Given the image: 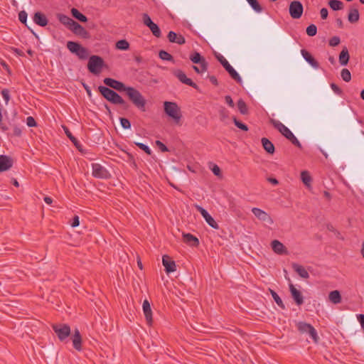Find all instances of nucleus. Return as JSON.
<instances>
[{"instance_id": "obj_25", "label": "nucleus", "mask_w": 364, "mask_h": 364, "mask_svg": "<svg viewBox=\"0 0 364 364\" xmlns=\"http://www.w3.org/2000/svg\"><path fill=\"white\" fill-rule=\"evenodd\" d=\"M338 60L341 65L345 66L348 65L350 60V55L347 47L344 46L343 48L339 54Z\"/></svg>"}, {"instance_id": "obj_20", "label": "nucleus", "mask_w": 364, "mask_h": 364, "mask_svg": "<svg viewBox=\"0 0 364 364\" xmlns=\"http://www.w3.org/2000/svg\"><path fill=\"white\" fill-rule=\"evenodd\" d=\"M273 251L278 255H287L286 247L279 240H274L271 243Z\"/></svg>"}, {"instance_id": "obj_22", "label": "nucleus", "mask_w": 364, "mask_h": 364, "mask_svg": "<svg viewBox=\"0 0 364 364\" xmlns=\"http://www.w3.org/2000/svg\"><path fill=\"white\" fill-rule=\"evenodd\" d=\"M183 241L191 247H198L200 244L199 240L191 233H183Z\"/></svg>"}, {"instance_id": "obj_28", "label": "nucleus", "mask_w": 364, "mask_h": 364, "mask_svg": "<svg viewBox=\"0 0 364 364\" xmlns=\"http://www.w3.org/2000/svg\"><path fill=\"white\" fill-rule=\"evenodd\" d=\"M359 17L360 15L358 10L356 8H351L348 16V21L351 23H356L358 21Z\"/></svg>"}, {"instance_id": "obj_35", "label": "nucleus", "mask_w": 364, "mask_h": 364, "mask_svg": "<svg viewBox=\"0 0 364 364\" xmlns=\"http://www.w3.org/2000/svg\"><path fill=\"white\" fill-rule=\"evenodd\" d=\"M301 179L304 185L306 186H310L311 182L312 181V178L310 176L309 171H303L301 173Z\"/></svg>"}, {"instance_id": "obj_10", "label": "nucleus", "mask_w": 364, "mask_h": 364, "mask_svg": "<svg viewBox=\"0 0 364 364\" xmlns=\"http://www.w3.org/2000/svg\"><path fill=\"white\" fill-rule=\"evenodd\" d=\"M92 175L96 178L108 179L111 177L109 172L100 164H92Z\"/></svg>"}, {"instance_id": "obj_52", "label": "nucleus", "mask_w": 364, "mask_h": 364, "mask_svg": "<svg viewBox=\"0 0 364 364\" xmlns=\"http://www.w3.org/2000/svg\"><path fill=\"white\" fill-rule=\"evenodd\" d=\"M341 43V39L338 36H333L330 38L328 43L330 46L335 47L339 45Z\"/></svg>"}, {"instance_id": "obj_49", "label": "nucleus", "mask_w": 364, "mask_h": 364, "mask_svg": "<svg viewBox=\"0 0 364 364\" xmlns=\"http://www.w3.org/2000/svg\"><path fill=\"white\" fill-rule=\"evenodd\" d=\"M134 144L139 149L143 150L146 154H147L148 155H151L152 151H151V150L150 149V148L147 145H146V144H144L143 143H140V142H134Z\"/></svg>"}, {"instance_id": "obj_14", "label": "nucleus", "mask_w": 364, "mask_h": 364, "mask_svg": "<svg viewBox=\"0 0 364 364\" xmlns=\"http://www.w3.org/2000/svg\"><path fill=\"white\" fill-rule=\"evenodd\" d=\"M190 60L195 64H199L202 68V71H207L208 64L205 58L198 52H193L190 55Z\"/></svg>"}, {"instance_id": "obj_33", "label": "nucleus", "mask_w": 364, "mask_h": 364, "mask_svg": "<svg viewBox=\"0 0 364 364\" xmlns=\"http://www.w3.org/2000/svg\"><path fill=\"white\" fill-rule=\"evenodd\" d=\"M328 6L333 11L341 10L343 8V3L339 0H329Z\"/></svg>"}, {"instance_id": "obj_18", "label": "nucleus", "mask_w": 364, "mask_h": 364, "mask_svg": "<svg viewBox=\"0 0 364 364\" xmlns=\"http://www.w3.org/2000/svg\"><path fill=\"white\" fill-rule=\"evenodd\" d=\"M14 164L13 159L7 155H0V172L9 170Z\"/></svg>"}, {"instance_id": "obj_59", "label": "nucleus", "mask_w": 364, "mask_h": 364, "mask_svg": "<svg viewBox=\"0 0 364 364\" xmlns=\"http://www.w3.org/2000/svg\"><path fill=\"white\" fill-rule=\"evenodd\" d=\"M321 17L322 19H326L328 15V11L326 8H322L320 11Z\"/></svg>"}, {"instance_id": "obj_41", "label": "nucleus", "mask_w": 364, "mask_h": 364, "mask_svg": "<svg viewBox=\"0 0 364 364\" xmlns=\"http://www.w3.org/2000/svg\"><path fill=\"white\" fill-rule=\"evenodd\" d=\"M219 117L221 122L227 123L226 120L229 119V111L225 107H221L219 110Z\"/></svg>"}, {"instance_id": "obj_27", "label": "nucleus", "mask_w": 364, "mask_h": 364, "mask_svg": "<svg viewBox=\"0 0 364 364\" xmlns=\"http://www.w3.org/2000/svg\"><path fill=\"white\" fill-rule=\"evenodd\" d=\"M58 19L59 21L66 26L69 29L73 26V25L75 23V21H74L73 18H71L70 16L63 14H58L57 15Z\"/></svg>"}, {"instance_id": "obj_6", "label": "nucleus", "mask_w": 364, "mask_h": 364, "mask_svg": "<svg viewBox=\"0 0 364 364\" xmlns=\"http://www.w3.org/2000/svg\"><path fill=\"white\" fill-rule=\"evenodd\" d=\"M104 66V60L100 56L92 55L90 57L87 63V69L90 73L94 75H98L101 73Z\"/></svg>"}, {"instance_id": "obj_17", "label": "nucleus", "mask_w": 364, "mask_h": 364, "mask_svg": "<svg viewBox=\"0 0 364 364\" xmlns=\"http://www.w3.org/2000/svg\"><path fill=\"white\" fill-rule=\"evenodd\" d=\"M70 30L72 31L75 35L80 36L82 38L88 39L90 38V33L82 26L76 21Z\"/></svg>"}, {"instance_id": "obj_42", "label": "nucleus", "mask_w": 364, "mask_h": 364, "mask_svg": "<svg viewBox=\"0 0 364 364\" xmlns=\"http://www.w3.org/2000/svg\"><path fill=\"white\" fill-rule=\"evenodd\" d=\"M159 56L161 60H167V61H173V56L166 52V50H161L159 53Z\"/></svg>"}, {"instance_id": "obj_8", "label": "nucleus", "mask_w": 364, "mask_h": 364, "mask_svg": "<svg viewBox=\"0 0 364 364\" xmlns=\"http://www.w3.org/2000/svg\"><path fill=\"white\" fill-rule=\"evenodd\" d=\"M290 16L294 19H299L304 12V6L301 1L295 0L290 3L289 7Z\"/></svg>"}, {"instance_id": "obj_15", "label": "nucleus", "mask_w": 364, "mask_h": 364, "mask_svg": "<svg viewBox=\"0 0 364 364\" xmlns=\"http://www.w3.org/2000/svg\"><path fill=\"white\" fill-rule=\"evenodd\" d=\"M289 280V282H291L290 279L286 277ZM289 291L291 295L292 299H294V302L298 306H301L304 303V297L299 290L295 288L293 284L289 283Z\"/></svg>"}, {"instance_id": "obj_19", "label": "nucleus", "mask_w": 364, "mask_h": 364, "mask_svg": "<svg viewBox=\"0 0 364 364\" xmlns=\"http://www.w3.org/2000/svg\"><path fill=\"white\" fill-rule=\"evenodd\" d=\"M142 308L147 324L151 326L153 323L152 311L150 303L147 299L144 301Z\"/></svg>"}, {"instance_id": "obj_40", "label": "nucleus", "mask_w": 364, "mask_h": 364, "mask_svg": "<svg viewBox=\"0 0 364 364\" xmlns=\"http://www.w3.org/2000/svg\"><path fill=\"white\" fill-rule=\"evenodd\" d=\"M247 1L249 3L252 9L257 13H260L262 11V7L259 4L257 0H247Z\"/></svg>"}, {"instance_id": "obj_26", "label": "nucleus", "mask_w": 364, "mask_h": 364, "mask_svg": "<svg viewBox=\"0 0 364 364\" xmlns=\"http://www.w3.org/2000/svg\"><path fill=\"white\" fill-rule=\"evenodd\" d=\"M261 143L263 149L269 154H273L275 152V147L273 143L267 138L263 137L261 139Z\"/></svg>"}, {"instance_id": "obj_5", "label": "nucleus", "mask_w": 364, "mask_h": 364, "mask_svg": "<svg viewBox=\"0 0 364 364\" xmlns=\"http://www.w3.org/2000/svg\"><path fill=\"white\" fill-rule=\"evenodd\" d=\"M67 48L73 54L76 55L80 60H85L88 58V50L82 46L79 43L75 41H68Z\"/></svg>"}, {"instance_id": "obj_31", "label": "nucleus", "mask_w": 364, "mask_h": 364, "mask_svg": "<svg viewBox=\"0 0 364 364\" xmlns=\"http://www.w3.org/2000/svg\"><path fill=\"white\" fill-rule=\"evenodd\" d=\"M33 21L38 26H46V16L41 12H36L33 16Z\"/></svg>"}, {"instance_id": "obj_36", "label": "nucleus", "mask_w": 364, "mask_h": 364, "mask_svg": "<svg viewBox=\"0 0 364 364\" xmlns=\"http://www.w3.org/2000/svg\"><path fill=\"white\" fill-rule=\"evenodd\" d=\"M269 292L274 299V301L277 303V304L282 309H285V305L284 304L282 299L279 296V295L277 294V292L271 289H269Z\"/></svg>"}, {"instance_id": "obj_24", "label": "nucleus", "mask_w": 364, "mask_h": 364, "mask_svg": "<svg viewBox=\"0 0 364 364\" xmlns=\"http://www.w3.org/2000/svg\"><path fill=\"white\" fill-rule=\"evenodd\" d=\"M291 267L301 278L308 279L309 277V272L302 265L297 263H292Z\"/></svg>"}, {"instance_id": "obj_2", "label": "nucleus", "mask_w": 364, "mask_h": 364, "mask_svg": "<svg viewBox=\"0 0 364 364\" xmlns=\"http://www.w3.org/2000/svg\"><path fill=\"white\" fill-rule=\"evenodd\" d=\"M98 91L105 100L112 104L120 105L125 109L128 108L129 105L126 101L113 90L106 86L100 85L98 87Z\"/></svg>"}, {"instance_id": "obj_56", "label": "nucleus", "mask_w": 364, "mask_h": 364, "mask_svg": "<svg viewBox=\"0 0 364 364\" xmlns=\"http://www.w3.org/2000/svg\"><path fill=\"white\" fill-rule=\"evenodd\" d=\"M26 124L29 127H36L37 125L35 119L31 116L27 117Z\"/></svg>"}, {"instance_id": "obj_62", "label": "nucleus", "mask_w": 364, "mask_h": 364, "mask_svg": "<svg viewBox=\"0 0 364 364\" xmlns=\"http://www.w3.org/2000/svg\"><path fill=\"white\" fill-rule=\"evenodd\" d=\"M176 43L178 45H183L186 43V39L182 35H177Z\"/></svg>"}, {"instance_id": "obj_3", "label": "nucleus", "mask_w": 364, "mask_h": 364, "mask_svg": "<svg viewBox=\"0 0 364 364\" xmlns=\"http://www.w3.org/2000/svg\"><path fill=\"white\" fill-rule=\"evenodd\" d=\"M164 109L166 114L173 119L176 124H178L181 119V112L178 105L173 102L165 101Z\"/></svg>"}, {"instance_id": "obj_58", "label": "nucleus", "mask_w": 364, "mask_h": 364, "mask_svg": "<svg viewBox=\"0 0 364 364\" xmlns=\"http://www.w3.org/2000/svg\"><path fill=\"white\" fill-rule=\"evenodd\" d=\"M79 225H80V218L77 215H75L72 220L70 225L73 228H75V227L79 226Z\"/></svg>"}, {"instance_id": "obj_11", "label": "nucleus", "mask_w": 364, "mask_h": 364, "mask_svg": "<svg viewBox=\"0 0 364 364\" xmlns=\"http://www.w3.org/2000/svg\"><path fill=\"white\" fill-rule=\"evenodd\" d=\"M173 75L175 77L178 78V80L187 85L192 87L196 90H198L199 87L196 83H195L191 78L187 77L186 75L181 70H176L173 72Z\"/></svg>"}, {"instance_id": "obj_63", "label": "nucleus", "mask_w": 364, "mask_h": 364, "mask_svg": "<svg viewBox=\"0 0 364 364\" xmlns=\"http://www.w3.org/2000/svg\"><path fill=\"white\" fill-rule=\"evenodd\" d=\"M358 320L359 321L362 328L364 330V314H359L358 316Z\"/></svg>"}, {"instance_id": "obj_60", "label": "nucleus", "mask_w": 364, "mask_h": 364, "mask_svg": "<svg viewBox=\"0 0 364 364\" xmlns=\"http://www.w3.org/2000/svg\"><path fill=\"white\" fill-rule=\"evenodd\" d=\"M212 171L214 173V175L219 176L221 174V170L220 167L218 165H214V166L212 168Z\"/></svg>"}, {"instance_id": "obj_39", "label": "nucleus", "mask_w": 364, "mask_h": 364, "mask_svg": "<svg viewBox=\"0 0 364 364\" xmlns=\"http://www.w3.org/2000/svg\"><path fill=\"white\" fill-rule=\"evenodd\" d=\"M148 28L151 30L152 34L157 37V38H160L161 36V29L159 27V26L155 23L154 22L151 24L150 26H148Z\"/></svg>"}, {"instance_id": "obj_46", "label": "nucleus", "mask_w": 364, "mask_h": 364, "mask_svg": "<svg viewBox=\"0 0 364 364\" xmlns=\"http://www.w3.org/2000/svg\"><path fill=\"white\" fill-rule=\"evenodd\" d=\"M341 75L342 79L345 82H350L351 80V74L347 68H343L341 70Z\"/></svg>"}, {"instance_id": "obj_61", "label": "nucleus", "mask_w": 364, "mask_h": 364, "mask_svg": "<svg viewBox=\"0 0 364 364\" xmlns=\"http://www.w3.org/2000/svg\"><path fill=\"white\" fill-rule=\"evenodd\" d=\"M225 102L231 107H234L235 106V104L233 102V100L232 99V97L230 96V95H226L225 97Z\"/></svg>"}, {"instance_id": "obj_47", "label": "nucleus", "mask_w": 364, "mask_h": 364, "mask_svg": "<svg viewBox=\"0 0 364 364\" xmlns=\"http://www.w3.org/2000/svg\"><path fill=\"white\" fill-rule=\"evenodd\" d=\"M308 333L309 334L310 337L313 339L314 343H317L318 342L319 337L318 336L317 332L313 326L309 330Z\"/></svg>"}, {"instance_id": "obj_34", "label": "nucleus", "mask_w": 364, "mask_h": 364, "mask_svg": "<svg viewBox=\"0 0 364 364\" xmlns=\"http://www.w3.org/2000/svg\"><path fill=\"white\" fill-rule=\"evenodd\" d=\"M12 127H13V135L16 136H20L21 135V129L18 127L16 121V113L12 116Z\"/></svg>"}, {"instance_id": "obj_9", "label": "nucleus", "mask_w": 364, "mask_h": 364, "mask_svg": "<svg viewBox=\"0 0 364 364\" xmlns=\"http://www.w3.org/2000/svg\"><path fill=\"white\" fill-rule=\"evenodd\" d=\"M53 328L60 341H64L70 334V328L67 324H54Z\"/></svg>"}, {"instance_id": "obj_64", "label": "nucleus", "mask_w": 364, "mask_h": 364, "mask_svg": "<svg viewBox=\"0 0 364 364\" xmlns=\"http://www.w3.org/2000/svg\"><path fill=\"white\" fill-rule=\"evenodd\" d=\"M209 80H210V81L211 82L212 84H213L215 85H218V80H217L216 77H215L213 75L209 76Z\"/></svg>"}, {"instance_id": "obj_54", "label": "nucleus", "mask_w": 364, "mask_h": 364, "mask_svg": "<svg viewBox=\"0 0 364 364\" xmlns=\"http://www.w3.org/2000/svg\"><path fill=\"white\" fill-rule=\"evenodd\" d=\"M156 144L162 152L168 151V149L167 148V146L161 141L156 140Z\"/></svg>"}, {"instance_id": "obj_44", "label": "nucleus", "mask_w": 364, "mask_h": 364, "mask_svg": "<svg viewBox=\"0 0 364 364\" xmlns=\"http://www.w3.org/2000/svg\"><path fill=\"white\" fill-rule=\"evenodd\" d=\"M232 121H233L235 125L240 129H241L244 132L248 131L249 128H248L247 125H246L245 124L242 123V122L237 120L235 117H232Z\"/></svg>"}, {"instance_id": "obj_23", "label": "nucleus", "mask_w": 364, "mask_h": 364, "mask_svg": "<svg viewBox=\"0 0 364 364\" xmlns=\"http://www.w3.org/2000/svg\"><path fill=\"white\" fill-rule=\"evenodd\" d=\"M72 341L73 348L80 351L82 350V337L78 329H75L74 334L72 336Z\"/></svg>"}, {"instance_id": "obj_45", "label": "nucleus", "mask_w": 364, "mask_h": 364, "mask_svg": "<svg viewBox=\"0 0 364 364\" xmlns=\"http://www.w3.org/2000/svg\"><path fill=\"white\" fill-rule=\"evenodd\" d=\"M63 129L65 131V133L66 136L70 139V141L77 146L78 144V140L73 135V134L70 132L69 129L64 126Z\"/></svg>"}, {"instance_id": "obj_13", "label": "nucleus", "mask_w": 364, "mask_h": 364, "mask_svg": "<svg viewBox=\"0 0 364 364\" xmlns=\"http://www.w3.org/2000/svg\"><path fill=\"white\" fill-rule=\"evenodd\" d=\"M252 213L258 220L262 222L267 223L269 225H272L274 223L271 216L267 212L264 211L260 208H253L252 209Z\"/></svg>"}, {"instance_id": "obj_53", "label": "nucleus", "mask_w": 364, "mask_h": 364, "mask_svg": "<svg viewBox=\"0 0 364 364\" xmlns=\"http://www.w3.org/2000/svg\"><path fill=\"white\" fill-rule=\"evenodd\" d=\"M1 95H2L3 99L5 101L6 105H7L10 100V94H9V90H7V89L2 90Z\"/></svg>"}, {"instance_id": "obj_50", "label": "nucleus", "mask_w": 364, "mask_h": 364, "mask_svg": "<svg viewBox=\"0 0 364 364\" xmlns=\"http://www.w3.org/2000/svg\"><path fill=\"white\" fill-rule=\"evenodd\" d=\"M142 21L144 24L147 27L154 23L150 16L146 13L142 14Z\"/></svg>"}, {"instance_id": "obj_30", "label": "nucleus", "mask_w": 364, "mask_h": 364, "mask_svg": "<svg viewBox=\"0 0 364 364\" xmlns=\"http://www.w3.org/2000/svg\"><path fill=\"white\" fill-rule=\"evenodd\" d=\"M328 297L330 301L335 304L341 303L342 299L341 293L338 290L331 291L329 293Z\"/></svg>"}, {"instance_id": "obj_48", "label": "nucleus", "mask_w": 364, "mask_h": 364, "mask_svg": "<svg viewBox=\"0 0 364 364\" xmlns=\"http://www.w3.org/2000/svg\"><path fill=\"white\" fill-rule=\"evenodd\" d=\"M119 122H120L121 126L122 127L123 129H131V122L128 119H127L125 117H120Z\"/></svg>"}, {"instance_id": "obj_1", "label": "nucleus", "mask_w": 364, "mask_h": 364, "mask_svg": "<svg viewBox=\"0 0 364 364\" xmlns=\"http://www.w3.org/2000/svg\"><path fill=\"white\" fill-rule=\"evenodd\" d=\"M106 87H109L119 92H125L129 100L141 112L146 111V101L141 93L133 87H127L122 82L111 77H105L103 80Z\"/></svg>"}, {"instance_id": "obj_16", "label": "nucleus", "mask_w": 364, "mask_h": 364, "mask_svg": "<svg viewBox=\"0 0 364 364\" xmlns=\"http://www.w3.org/2000/svg\"><path fill=\"white\" fill-rule=\"evenodd\" d=\"M162 264L164 267V270L166 274L172 273L176 271V264L171 257L167 255H164L162 257Z\"/></svg>"}, {"instance_id": "obj_55", "label": "nucleus", "mask_w": 364, "mask_h": 364, "mask_svg": "<svg viewBox=\"0 0 364 364\" xmlns=\"http://www.w3.org/2000/svg\"><path fill=\"white\" fill-rule=\"evenodd\" d=\"M167 38L170 42L176 43V38H177V33H175L174 31H171L168 32Z\"/></svg>"}, {"instance_id": "obj_7", "label": "nucleus", "mask_w": 364, "mask_h": 364, "mask_svg": "<svg viewBox=\"0 0 364 364\" xmlns=\"http://www.w3.org/2000/svg\"><path fill=\"white\" fill-rule=\"evenodd\" d=\"M215 56L233 80L237 82H242V78L238 73L230 65L228 61L221 54L215 53Z\"/></svg>"}, {"instance_id": "obj_29", "label": "nucleus", "mask_w": 364, "mask_h": 364, "mask_svg": "<svg viewBox=\"0 0 364 364\" xmlns=\"http://www.w3.org/2000/svg\"><path fill=\"white\" fill-rule=\"evenodd\" d=\"M71 14L73 17L78 20L82 23H85L87 21V18L83 14H82L78 9L75 8L71 9Z\"/></svg>"}, {"instance_id": "obj_12", "label": "nucleus", "mask_w": 364, "mask_h": 364, "mask_svg": "<svg viewBox=\"0 0 364 364\" xmlns=\"http://www.w3.org/2000/svg\"><path fill=\"white\" fill-rule=\"evenodd\" d=\"M197 210L201 214L205 222L213 229L218 230L219 225L208 212L200 205H196Z\"/></svg>"}, {"instance_id": "obj_57", "label": "nucleus", "mask_w": 364, "mask_h": 364, "mask_svg": "<svg viewBox=\"0 0 364 364\" xmlns=\"http://www.w3.org/2000/svg\"><path fill=\"white\" fill-rule=\"evenodd\" d=\"M331 87L335 93H336L338 95H341L343 93L342 90L335 83L331 84Z\"/></svg>"}, {"instance_id": "obj_37", "label": "nucleus", "mask_w": 364, "mask_h": 364, "mask_svg": "<svg viewBox=\"0 0 364 364\" xmlns=\"http://www.w3.org/2000/svg\"><path fill=\"white\" fill-rule=\"evenodd\" d=\"M237 108L242 114H247L248 113V108L245 102L242 99L237 101Z\"/></svg>"}, {"instance_id": "obj_4", "label": "nucleus", "mask_w": 364, "mask_h": 364, "mask_svg": "<svg viewBox=\"0 0 364 364\" xmlns=\"http://www.w3.org/2000/svg\"><path fill=\"white\" fill-rule=\"evenodd\" d=\"M274 127L287 139H289L294 146L299 149H302V145L291 130L279 121L274 122Z\"/></svg>"}, {"instance_id": "obj_51", "label": "nucleus", "mask_w": 364, "mask_h": 364, "mask_svg": "<svg viewBox=\"0 0 364 364\" xmlns=\"http://www.w3.org/2000/svg\"><path fill=\"white\" fill-rule=\"evenodd\" d=\"M27 16H28V14H27V13L25 11H21L18 13V19H19V21L22 23L25 24V25H26Z\"/></svg>"}, {"instance_id": "obj_21", "label": "nucleus", "mask_w": 364, "mask_h": 364, "mask_svg": "<svg viewBox=\"0 0 364 364\" xmlns=\"http://www.w3.org/2000/svg\"><path fill=\"white\" fill-rule=\"evenodd\" d=\"M301 53L305 60L314 68L317 69L319 68V63L309 51L305 49H301Z\"/></svg>"}, {"instance_id": "obj_43", "label": "nucleus", "mask_w": 364, "mask_h": 364, "mask_svg": "<svg viewBox=\"0 0 364 364\" xmlns=\"http://www.w3.org/2000/svg\"><path fill=\"white\" fill-rule=\"evenodd\" d=\"M306 34L310 36L313 37L315 36L317 33V27L315 24H310L307 26L306 29Z\"/></svg>"}, {"instance_id": "obj_32", "label": "nucleus", "mask_w": 364, "mask_h": 364, "mask_svg": "<svg viewBox=\"0 0 364 364\" xmlns=\"http://www.w3.org/2000/svg\"><path fill=\"white\" fill-rule=\"evenodd\" d=\"M311 324L304 321H299L296 323L297 329L301 333H308L309 330L311 328Z\"/></svg>"}, {"instance_id": "obj_38", "label": "nucleus", "mask_w": 364, "mask_h": 364, "mask_svg": "<svg viewBox=\"0 0 364 364\" xmlns=\"http://www.w3.org/2000/svg\"><path fill=\"white\" fill-rule=\"evenodd\" d=\"M116 48L120 50H127L129 48V43L125 39L119 40L116 43Z\"/></svg>"}]
</instances>
